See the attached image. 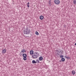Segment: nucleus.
<instances>
[{
    "label": "nucleus",
    "mask_w": 76,
    "mask_h": 76,
    "mask_svg": "<svg viewBox=\"0 0 76 76\" xmlns=\"http://www.w3.org/2000/svg\"><path fill=\"white\" fill-rule=\"evenodd\" d=\"M23 31L24 34H26V35H28L31 32L30 29L28 28H26V30L25 31L24 30Z\"/></svg>",
    "instance_id": "f257e3e1"
},
{
    "label": "nucleus",
    "mask_w": 76,
    "mask_h": 76,
    "mask_svg": "<svg viewBox=\"0 0 76 76\" xmlns=\"http://www.w3.org/2000/svg\"><path fill=\"white\" fill-rule=\"evenodd\" d=\"M39 56V53L38 52H35L32 55V57L33 58H36Z\"/></svg>",
    "instance_id": "f03ea898"
},
{
    "label": "nucleus",
    "mask_w": 76,
    "mask_h": 76,
    "mask_svg": "<svg viewBox=\"0 0 76 76\" xmlns=\"http://www.w3.org/2000/svg\"><path fill=\"white\" fill-rule=\"evenodd\" d=\"M23 59L25 61V60H26V57H27V55L26 54H23Z\"/></svg>",
    "instance_id": "7ed1b4c3"
},
{
    "label": "nucleus",
    "mask_w": 76,
    "mask_h": 76,
    "mask_svg": "<svg viewBox=\"0 0 76 76\" xmlns=\"http://www.w3.org/2000/svg\"><path fill=\"white\" fill-rule=\"evenodd\" d=\"M54 2L56 4H59L60 3V2L59 0H55Z\"/></svg>",
    "instance_id": "20e7f679"
},
{
    "label": "nucleus",
    "mask_w": 76,
    "mask_h": 76,
    "mask_svg": "<svg viewBox=\"0 0 76 76\" xmlns=\"http://www.w3.org/2000/svg\"><path fill=\"white\" fill-rule=\"evenodd\" d=\"M6 49H3L2 50V53L3 54H4V53H6Z\"/></svg>",
    "instance_id": "39448f33"
},
{
    "label": "nucleus",
    "mask_w": 76,
    "mask_h": 76,
    "mask_svg": "<svg viewBox=\"0 0 76 76\" xmlns=\"http://www.w3.org/2000/svg\"><path fill=\"white\" fill-rule=\"evenodd\" d=\"M30 54L32 56V55L34 54V50H31V51H30Z\"/></svg>",
    "instance_id": "423d86ee"
},
{
    "label": "nucleus",
    "mask_w": 76,
    "mask_h": 76,
    "mask_svg": "<svg viewBox=\"0 0 76 76\" xmlns=\"http://www.w3.org/2000/svg\"><path fill=\"white\" fill-rule=\"evenodd\" d=\"M57 54L58 55L61 56L62 54V53H61V51H58L57 52Z\"/></svg>",
    "instance_id": "0eeeda50"
},
{
    "label": "nucleus",
    "mask_w": 76,
    "mask_h": 76,
    "mask_svg": "<svg viewBox=\"0 0 76 76\" xmlns=\"http://www.w3.org/2000/svg\"><path fill=\"white\" fill-rule=\"evenodd\" d=\"M39 18L41 20H42V19H44V17L42 15H41L40 16Z\"/></svg>",
    "instance_id": "6e6552de"
},
{
    "label": "nucleus",
    "mask_w": 76,
    "mask_h": 76,
    "mask_svg": "<svg viewBox=\"0 0 76 76\" xmlns=\"http://www.w3.org/2000/svg\"><path fill=\"white\" fill-rule=\"evenodd\" d=\"M26 50H25L24 49H23V50H21V53H22H22H26Z\"/></svg>",
    "instance_id": "1a4fd4ad"
},
{
    "label": "nucleus",
    "mask_w": 76,
    "mask_h": 76,
    "mask_svg": "<svg viewBox=\"0 0 76 76\" xmlns=\"http://www.w3.org/2000/svg\"><path fill=\"white\" fill-rule=\"evenodd\" d=\"M42 59H43V58H42V57L41 56L39 58V60H40V61H41L42 60Z\"/></svg>",
    "instance_id": "9d476101"
},
{
    "label": "nucleus",
    "mask_w": 76,
    "mask_h": 76,
    "mask_svg": "<svg viewBox=\"0 0 76 76\" xmlns=\"http://www.w3.org/2000/svg\"><path fill=\"white\" fill-rule=\"evenodd\" d=\"M32 63L33 64H35V63H37V62L35 61L34 60H33L32 61Z\"/></svg>",
    "instance_id": "9b49d317"
},
{
    "label": "nucleus",
    "mask_w": 76,
    "mask_h": 76,
    "mask_svg": "<svg viewBox=\"0 0 76 76\" xmlns=\"http://www.w3.org/2000/svg\"><path fill=\"white\" fill-rule=\"evenodd\" d=\"M72 75H74L75 74V71L74 70H72Z\"/></svg>",
    "instance_id": "f8f14e48"
},
{
    "label": "nucleus",
    "mask_w": 76,
    "mask_h": 76,
    "mask_svg": "<svg viewBox=\"0 0 76 76\" xmlns=\"http://www.w3.org/2000/svg\"><path fill=\"white\" fill-rule=\"evenodd\" d=\"M61 60L62 61H65V59L64 58H62L61 59Z\"/></svg>",
    "instance_id": "ddd939ff"
},
{
    "label": "nucleus",
    "mask_w": 76,
    "mask_h": 76,
    "mask_svg": "<svg viewBox=\"0 0 76 76\" xmlns=\"http://www.w3.org/2000/svg\"><path fill=\"white\" fill-rule=\"evenodd\" d=\"M36 61L37 63H39V61L38 59H37Z\"/></svg>",
    "instance_id": "4468645a"
},
{
    "label": "nucleus",
    "mask_w": 76,
    "mask_h": 76,
    "mask_svg": "<svg viewBox=\"0 0 76 76\" xmlns=\"http://www.w3.org/2000/svg\"><path fill=\"white\" fill-rule=\"evenodd\" d=\"M35 34L37 35H39V33H38L37 31H36L35 32Z\"/></svg>",
    "instance_id": "2eb2a0df"
},
{
    "label": "nucleus",
    "mask_w": 76,
    "mask_h": 76,
    "mask_svg": "<svg viewBox=\"0 0 76 76\" xmlns=\"http://www.w3.org/2000/svg\"><path fill=\"white\" fill-rule=\"evenodd\" d=\"M27 7H29V2H28L27 3Z\"/></svg>",
    "instance_id": "dca6fc26"
},
{
    "label": "nucleus",
    "mask_w": 76,
    "mask_h": 76,
    "mask_svg": "<svg viewBox=\"0 0 76 76\" xmlns=\"http://www.w3.org/2000/svg\"><path fill=\"white\" fill-rule=\"evenodd\" d=\"M49 6H51V2L50 1H49Z\"/></svg>",
    "instance_id": "f3484780"
},
{
    "label": "nucleus",
    "mask_w": 76,
    "mask_h": 76,
    "mask_svg": "<svg viewBox=\"0 0 76 76\" xmlns=\"http://www.w3.org/2000/svg\"><path fill=\"white\" fill-rule=\"evenodd\" d=\"M65 58H67V59H69V57H68L67 56H65Z\"/></svg>",
    "instance_id": "a211bd4d"
},
{
    "label": "nucleus",
    "mask_w": 76,
    "mask_h": 76,
    "mask_svg": "<svg viewBox=\"0 0 76 76\" xmlns=\"http://www.w3.org/2000/svg\"><path fill=\"white\" fill-rule=\"evenodd\" d=\"M73 3L74 4H76V1L74 0L73 1Z\"/></svg>",
    "instance_id": "6ab92c4d"
},
{
    "label": "nucleus",
    "mask_w": 76,
    "mask_h": 76,
    "mask_svg": "<svg viewBox=\"0 0 76 76\" xmlns=\"http://www.w3.org/2000/svg\"><path fill=\"white\" fill-rule=\"evenodd\" d=\"M61 57H62V58H63V57H64V56L63 55L60 56V58H61Z\"/></svg>",
    "instance_id": "aec40b11"
},
{
    "label": "nucleus",
    "mask_w": 76,
    "mask_h": 76,
    "mask_svg": "<svg viewBox=\"0 0 76 76\" xmlns=\"http://www.w3.org/2000/svg\"><path fill=\"white\" fill-rule=\"evenodd\" d=\"M59 62H61V60H60L59 61Z\"/></svg>",
    "instance_id": "412c9836"
},
{
    "label": "nucleus",
    "mask_w": 76,
    "mask_h": 76,
    "mask_svg": "<svg viewBox=\"0 0 76 76\" xmlns=\"http://www.w3.org/2000/svg\"><path fill=\"white\" fill-rule=\"evenodd\" d=\"M75 45H76V43L75 44Z\"/></svg>",
    "instance_id": "4be33fe9"
}]
</instances>
